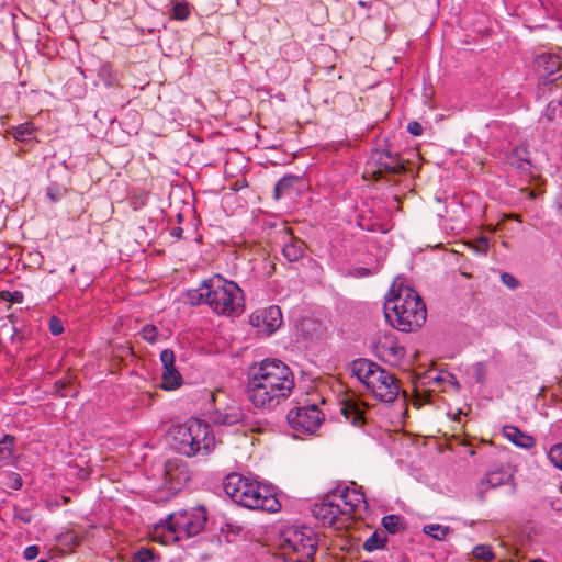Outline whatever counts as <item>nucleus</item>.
<instances>
[{
    "label": "nucleus",
    "instance_id": "nucleus-1",
    "mask_svg": "<svg viewBox=\"0 0 562 562\" xmlns=\"http://www.w3.org/2000/svg\"><path fill=\"white\" fill-rule=\"evenodd\" d=\"M294 385L290 367L279 359L267 358L249 368L247 396L255 407L272 409L291 395Z\"/></svg>",
    "mask_w": 562,
    "mask_h": 562
},
{
    "label": "nucleus",
    "instance_id": "nucleus-2",
    "mask_svg": "<svg viewBox=\"0 0 562 562\" xmlns=\"http://www.w3.org/2000/svg\"><path fill=\"white\" fill-rule=\"evenodd\" d=\"M383 310L389 324L403 333L420 328L427 318L423 299L408 286L392 284Z\"/></svg>",
    "mask_w": 562,
    "mask_h": 562
},
{
    "label": "nucleus",
    "instance_id": "nucleus-3",
    "mask_svg": "<svg viewBox=\"0 0 562 562\" xmlns=\"http://www.w3.org/2000/svg\"><path fill=\"white\" fill-rule=\"evenodd\" d=\"M223 488L226 495L236 504L248 509L276 513L281 508V504L271 486L252 481L239 473L233 472L226 475L223 481Z\"/></svg>",
    "mask_w": 562,
    "mask_h": 562
},
{
    "label": "nucleus",
    "instance_id": "nucleus-4",
    "mask_svg": "<svg viewBox=\"0 0 562 562\" xmlns=\"http://www.w3.org/2000/svg\"><path fill=\"white\" fill-rule=\"evenodd\" d=\"M207 516L204 507L181 509L168 515L166 520L154 527L153 539L161 544L175 543L201 532Z\"/></svg>",
    "mask_w": 562,
    "mask_h": 562
},
{
    "label": "nucleus",
    "instance_id": "nucleus-5",
    "mask_svg": "<svg viewBox=\"0 0 562 562\" xmlns=\"http://www.w3.org/2000/svg\"><path fill=\"white\" fill-rule=\"evenodd\" d=\"M350 371L381 402L392 403L397 398L398 380L375 362L363 358L353 360Z\"/></svg>",
    "mask_w": 562,
    "mask_h": 562
},
{
    "label": "nucleus",
    "instance_id": "nucleus-6",
    "mask_svg": "<svg viewBox=\"0 0 562 562\" xmlns=\"http://www.w3.org/2000/svg\"><path fill=\"white\" fill-rule=\"evenodd\" d=\"M215 446L212 428L202 419L191 418L172 430V447L186 457L207 456Z\"/></svg>",
    "mask_w": 562,
    "mask_h": 562
},
{
    "label": "nucleus",
    "instance_id": "nucleus-7",
    "mask_svg": "<svg viewBox=\"0 0 562 562\" xmlns=\"http://www.w3.org/2000/svg\"><path fill=\"white\" fill-rule=\"evenodd\" d=\"M317 533L307 526H291L281 533L280 548L284 562H314Z\"/></svg>",
    "mask_w": 562,
    "mask_h": 562
},
{
    "label": "nucleus",
    "instance_id": "nucleus-8",
    "mask_svg": "<svg viewBox=\"0 0 562 562\" xmlns=\"http://www.w3.org/2000/svg\"><path fill=\"white\" fill-rule=\"evenodd\" d=\"M209 282L207 304L216 314H238L243 308V292L233 281H227L216 274Z\"/></svg>",
    "mask_w": 562,
    "mask_h": 562
},
{
    "label": "nucleus",
    "instance_id": "nucleus-9",
    "mask_svg": "<svg viewBox=\"0 0 562 562\" xmlns=\"http://www.w3.org/2000/svg\"><path fill=\"white\" fill-rule=\"evenodd\" d=\"M286 419L294 436L300 437L314 434L323 423L324 414L316 404H310L290 409Z\"/></svg>",
    "mask_w": 562,
    "mask_h": 562
},
{
    "label": "nucleus",
    "instance_id": "nucleus-10",
    "mask_svg": "<svg viewBox=\"0 0 562 562\" xmlns=\"http://www.w3.org/2000/svg\"><path fill=\"white\" fill-rule=\"evenodd\" d=\"M220 395H224V392L218 391L211 395L215 404V408L210 413L212 423L220 426H233L240 423L244 418L240 405L236 401H229L223 407L217 406Z\"/></svg>",
    "mask_w": 562,
    "mask_h": 562
},
{
    "label": "nucleus",
    "instance_id": "nucleus-11",
    "mask_svg": "<svg viewBox=\"0 0 562 562\" xmlns=\"http://www.w3.org/2000/svg\"><path fill=\"white\" fill-rule=\"evenodd\" d=\"M375 356L385 363L398 366L405 357V348L393 334H383L373 345Z\"/></svg>",
    "mask_w": 562,
    "mask_h": 562
},
{
    "label": "nucleus",
    "instance_id": "nucleus-12",
    "mask_svg": "<svg viewBox=\"0 0 562 562\" xmlns=\"http://www.w3.org/2000/svg\"><path fill=\"white\" fill-rule=\"evenodd\" d=\"M190 481V470L184 461L175 458L166 461L164 467V484L172 493L181 491Z\"/></svg>",
    "mask_w": 562,
    "mask_h": 562
},
{
    "label": "nucleus",
    "instance_id": "nucleus-13",
    "mask_svg": "<svg viewBox=\"0 0 562 562\" xmlns=\"http://www.w3.org/2000/svg\"><path fill=\"white\" fill-rule=\"evenodd\" d=\"M535 66L546 82L562 80V56L558 54H541L535 59Z\"/></svg>",
    "mask_w": 562,
    "mask_h": 562
},
{
    "label": "nucleus",
    "instance_id": "nucleus-14",
    "mask_svg": "<svg viewBox=\"0 0 562 562\" xmlns=\"http://www.w3.org/2000/svg\"><path fill=\"white\" fill-rule=\"evenodd\" d=\"M371 159L378 167L380 173L400 175L406 170L404 160L400 154L393 153L389 148L374 149Z\"/></svg>",
    "mask_w": 562,
    "mask_h": 562
},
{
    "label": "nucleus",
    "instance_id": "nucleus-15",
    "mask_svg": "<svg viewBox=\"0 0 562 562\" xmlns=\"http://www.w3.org/2000/svg\"><path fill=\"white\" fill-rule=\"evenodd\" d=\"M313 515L322 521L323 525L334 526L339 519L341 509L339 502L335 497V492L329 491L321 501L313 506Z\"/></svg>",
    "mask_w": 562,
    "mask_h": 562
},
{
    "label": "nucleus",
    "instance_id": "nucleus-16",
    "mask_svg": "<svg viewBox=\"0 0 562 562\" xmlns=\"http://www.w3.org/2000/svg\"><path fill=\"white\" fill-rule=\"evenodd\" d=\"M335 492V497L337 502H339V507L341 509L342 516L351 517L355 515L361 506L366 507V498L364 494L359 492L356 488L349 487H337L331 490Z\"/></svg>",
    "mask_w": 562,
    "mask_h": 562
},
{
    "label": "nucleus",
    "instance_id": "nucleus-17",
    "mask_svg": "<svg viewBox=\"0 0 562 562\" xmlns=\"http://www.w3.org/2000/svg\"><path fill=\"white\" fill-rule=\"evenodd\" d=\"M160 361L162 364L161 387L169 391L181 386L183 379L175 366V352L171 349L162 350L160 353Z\"/></svg>",
    "mask_w": 562,
    "mask_h": 562
},
{
    "label": "nucleus",
    "instance_id": "nucleus-18",
    "mask_svg": "<svg viewBox=\"0 0 562 562\" xmlns=\"http://www.w3.org/2000/svg\"><path fill=\"white\" fill-rule=\"evenodd\" d=\"M305 181L303 177L295 175H285L274 186L273 198L280 200L289 196L297 195L304 188Z\"/></svg>",
    "mask_w": 562,
    "mask_h": 562
},
{
    "label": "nucleus",
    "instance_id": "nucleus-19",
    "mask_svg": "<svg viewBox=\"0 0 562 562\" xmlns=\"http://www.w3.org/2000/svg\"><path fill=\"white\" fill-rule=\"evenodd\" d=\"M260 322L262 323V327L269 334L273 333L282 324V313L280 307L271 305L251 316V323L255 326L259 327Z\"/></svg>",
    "mask_w": 562,
    "mask_h": 562
},
{
    "label": "nucleus",
    "instance_id": "nucleus-20",
    "mask_svg": "<svg viewBox=\"0 0 562 562\" xmlns=\"http://www.w3.org/2000/svg\"><path fill=\"white\" fill-rule=\"evenodd\" d=\"M513 479V474L509 471V467H499L485 474V477L481 481L480 494L487 491V487H498Z\"/></svg>",
    "mask_w": 562,
    "mask_h": 562
},
{
    "label": "nucleus",
    "instance_id": "nucleus-21",
    "mask_svg": "<svg viewBox=\"0 0 562 562\" xmlns=\"http://www.w3.org/2000/svg\"><path fill=\"white\" fill-rule=\"evenodd\" d=\"M340 413L351 425L362 427L366 424L364 411L361 404L353 400H345L340 405Z\"/></svg>",
    "mask_w": 562,
    "mask_h": 562
},
{
    "label": "nucleus",
    "instance_id": "nucleus-22",
    "mask_svg": "<svg viewBox=\"0 0 562 562\" xmlns=\"http://www.w3.org/2000/svg\"><path fill=\"white\" fill-rule=\"evenodd\" d=\"M504 436L514 445L520 448L530 449L535 446L536 440L533 437L524 434L516 426H505L503 428Z\"/></svg>",
    "mask_w": 562,
    "mask_h": 562
},
{
    "label": "nucleus",
    "instance_id": "nucleus-23",
    "mask_svg": "<svg viewBox=\"0 0 562 562\" xmlns=\"http://www.w3.org/2000/svg\"><path fill=\"white\" fill-rule=\"evenodd\" d=\"M508 162L512 167L521 171H530L532 166L526 147L515 148L508 157Z\"/></svg>",
    "mask_w": 562,
    "mask_h": 562
},
{
    "label": "nucleus",
    "instance_id": "nucleus-24",
    "mask_svg": "<svg viewBox=\"0 0 562 562\" xmlns=\"http://www.w3.org/2000/svg\"><path fill=\"white\" fill-rule=\"evenodd\" d=\"M209 282L204 280L198 289H189L186 292V297L189 304L191 305H200L202 303H206L209 301Z\"/></svg>",
    "mask_w": 562,
    "mask_h": 562
},
{
    "label": "nucleus",
    "instance_id": "nucleus-25",
    "mask_svg": "<svg viewBox=\"0 0 562 562\" xmlns=\"http://www.w3.org/2000/svg\"><path fill=\"white\" fill-rule=\"evenodd\" d=\"M270 246L280 245V246H294L293 245V235L288 231V228L282 225L276 228L272 232V236L269 240Z\"/></svg>",
    "mask_w": 562,
    "mask_h": 562
},
{
    "label": "nucleus",
    "instance_id": "nucleus-26",
    "mask_svg": "<svg viewBox=\"0 0 562 562\" xmlns=\"http://www.w3.org/2000/svg\"><path fill=\"white\" fill-rule=\"evenodd\" d=\"M8 132L12 134L15 140L24 143L32 139L35 128L32 123L26 122L18 126H13Z\"/></svg>",
    "mask_w": 562,
    "mask_h": 562
},
{
    "label": "nucleus",
    "instance_id": "nucleus-27",
    "mask_svg": "<svg viewBox=\"0 0 562 562\" xmlns=\"http://www.w3.org/2000/svg\"><path fill=\"white\" fill-rule=\"evenodd\" d=\"M15 437L10 434L0 439V462L9 461L14 452Z\"/></svg>",
    "mask_w": 562,
    "mask_h": 562
},
{
    "label": "nucleus",
    "instance_id": "nucleus-28",
    "mask_svg": "<svg viewBox=\"0 0 562 562\" xmlns=\"http://www.w3.org/2000/svg\"><path fill=\"white\" fill-rule=\"evenodd\" d=\"M423 531L427 536H429L436 540H445L448 536H450L452 533L453 530L449 526H442L439 524H430V525H426L423 528Z\"/></svg>",
    "mask_w": 562,
    "mask_h": 562
},
{
    "label": "nucleus",
    "instance_id": "nucleus-29",
    "mask_svg": "<svg viewBox=\"0 0 562 562\" xmlns=\"http://www.w3.org/2000/svg\"><path fill=\"white\" fill-rule=\"evenodd\" d=\"M382 526L384 527V529L387 532H390L392 535L398 532L400 530L405 529V524H404L403 518L401 516L394 515V514L384 516L382 518Z\"/></svg>",
    "mask_w": 562,
    "mask_h": 562
},
{
    "label": "nucleus",
    "instance_id": "nucleus-30",
    "mask_svg": "<svg viewBox=\"0 0 562 562\" xmlns=\"http://www.w3.org/2000/svg\"><path fill=\"white\" fill-rule=\"evenodd\" d=\"M387 542V538L383 535V532L374 531L364 542L363 549L368 552L382 549L385 547Z\"/></svg>",
    "mask_w": 562,
    "mask_h": 562
},
{
    "label": "nucleus",
    "instance_id": "nucleus-31",
    "mask_svg": "<svg viewBox=\"0 0 562 562\" xmlns=\"http://www.w3.org/2000/svg\"><path fill=\"white\" fill-rule=\"evenodd\" d=\"M99 76L108 87L119 82L117 72L111 65H103L99 70Z\"/></svg>",
    "mask_w": 562,
    "mask_h": 562
},
{
    "label": "nucleus",
    "instance_id": "nucleus-32",
    "mask_svg": "<svg viewBox=\"0 0 562 562\" xmlns=\"http://www.w3.org/2000/svg\"><path fill=\"white\" fill-rule=\"evenodd\" d=\"M156 559L154 550L140 547L132 554L131 562H155Z\"/></svg>",
    "mask_w": 562,
    "mask_h": 562
},
{
    "label": "nucleus",
    "instance_id": "nucleus-33",
    "mask_svg": "<svg viewBox=\"0 0 562 562\" xmlns=\"http://www.w3.org/2000/svg\"><path fill=\"white\" fill-rule=\"evenodd\" d=\"M472 553H473L474 558H476L477 560H482V561H486V562L492 561L495 558L492 548L487 544L475 546L473 548Z\"/></svg>",
    "mask_w": 562,
    "mask_h": 562
},
{
    "label": "nucleus",
    "instance_id": "nucleus-34",
    "mask_svg": "<svg viewBox=\"0 0 562 562\" xmlns=\"http://www.w3.org/2000/svg\"><path fill=\"white\" fill-rule=\"evenodd\" d=\"M66 192L67 190L65 187L59 186L57 183H52L46 189V196L49 199L52 203H56L63 199Z\"/></svg>",
    "mask_w": 562,
    "mask_h": 562
},
{
    "label": "nucleus",
    "instance_id": "nucleus-35",
    "mask_svg": "<svg viewBox=\"0 0 562 562\" xmlns=\"http://www.w3.org/2000/svg\"><path fill=\"white\" fill-rule=\"evenodd\" d=\"M190 15V8L188 2H177L172 8V18L179 21H184Z\"/></svg>",
    "mask_w": 562,
    "mask_h": 562
},
{
    "label": "nucleus",
    "instance_id": "nucleus-36",
    "mask_svg": "<svg viewBox=\"0 0 562 562\" xmlns=\"http://www.w3.org/2000/svg\"><path fill=\"white\" fill-rule=\"evenodd\" d=\"M139 335L145 341L154 344L158 337V328L155 325L147 324L140 329Z\"/></svg>",
    "mask_w": 562,
    "mask_h": 562
},
{
    "label": "nucleus",
    "instance_id": "nucleus-37",
    "mask_svg": "<svg viewBox=\"0 0 562 562\" xmlns=\"http://www.w3.org/2000/svg\"><path fill=\"white\" fill-rule=\"evenodd\" d=\"M306 248H280L281 254L289 262H295L304 257Z\"/></svg>",
    "mask_w": 562,
    "mask_h": 562
},
{
    "label": "nucleus",
    "instance_id": "nucleus-38",
    "mask_svg": "<svg viewBox=\"0 0 562 562\" xmlns=\"http://www.w3.org/2000/svg\"><path fill=\"white\" fill-rule=\"evenodd\" d=\"M548 457L555 468L562 470V442L553 446Z\"/></svg>",
    "mask_w": 562,
    "mask_h": 562
},
{
    "label": "nucleus",
    "instance_id": "nucleus-39",
    "mask_svg": "<svg viewBox=\"0 0 562 562\" xmlns=\"http://www.w3.org/2000/svg\"><path fill=\"white\" fill-rule=\"evenodd\" d=\"M0 299L2 301L14 304V303H22L24 295L21 291L11 292L9 290H2V291H0Z\"/></svg>",
    "mask_w": 562,
    "mask_h": 562
},
{
    "label": "nucleus",
    "instance_id": "nucleus-40",
    "mask_svg": "<svg viewBox=\"0 0 562 562\" xmlns=\"http://www.w3.org/2000/svg\"><path fill=\"white\" fill-rule=\"evenodd\" d=\"M13 517L14 519L22 521L23 524H29L32 521L33 515L31 510H29L27 508H21L15 506Z\"/></svg>",
    "mask_w": 562,
    "mask_h": 562
},
{
    "label": "nucleus",
    "instance_id": "nucleus-41",
    "mask_svg": "<svg viewBox=\"0 0 562 562\" xmlns=\"http://www.w3.org/2000/svg\"><path fill=\"white\" fill-rule=\"evenodd\" d=\"M487 369L484 362H477L474 364V378L480 384H484L486 380Z\"/></svg>",
    "mask_w": 562,
    "mask_h": 562
},
{
    "label": "nucleus",
    "instance_id": "nucleus-42",
    "mask_svg": "<svg viewBox=\"0 0 562 562\" xmlns=\"http://www.w3.org/2000/svg\"><path fill=\"white\" fill-rule=\"evenodd\" d=\"M49 330L55 336L60 335L64 331V325L58 317H56V316L50 317Z\"/></svg>",
    "mask_w": 562,
    "mask_h": 562
},
{
    "label": "nucleus",
    "instance_id": "nucleus-43",
    "mask_svg": "<svg viewBox=\"0 0 562 562\" xmlns=\"http://www.w3.org/2000/svg\"><path fill=\"white\" fill-rule=\"evenodd\" d=\"M501 279L502 282L510 290H515L519 285V281L510 273H502Z\"/></svg>",
    "mask_w": 562,
    "mask_h": 562
},
{
    "label": "nucleus",
    "instance_id": "nucleus-44",
    "mask_svg": "<svg viewBox=\"0 0 562 562\" xmlns=\"http://www.w3.org/2000/svg\"><path fill=\"white\" fill-rule=\"evenodd\" d=\"M8 479H9V483H8L9 487H11L15 491H18L22 487L23 480L20 474L12 472L8 475Z\"/></svg>",
    "mask_w": 562,
    "mask_h": 562
},
{
    "label": "nucleus",
    "instance_id": "nucleus-45",
    "mask_svg": "<svg viewBox=\"0 0 562 562\" xmlns=\"http://www.w3.org/2000/svg\"><path fill=\"white\" fill-rule=\"evenodd\" d=\"M40 553V548L35 544L29 546L23 552V557L27 561L34 560Z\"/></svg>",
    "mask_w": 562,
    "mask_h": 562
},
{
    "label": "nucleus",
    "instance_id": "nucleus-46",
    "mask_svg": "<svg viewBox=\"0 0 562 562\" xmlns=\"http://www.w3.org/2000/svg\"><path fill=\"white\" fill-rule=\"evenodd\" d=\"M378 270H379V265H376L375 267H372V268L361 267V268L356 269L355 276L358 278H363V277H368V276L376 273Z\"/></svg>",
    "mask_w": 562,
    "mask_h": 562
},
{
    "label": "nucleus",
    "instance_id": "nucleus-47",
    "mask_svg": "<svg viewBox=\"0 0 562 562\" xmlns=\"http://www.w3.org/2000/svg\"><path fill=\"white\" fill-rule=\"evenodd\" d=\"M423 131H424V128H423L422 124L417 121H412L407 125V132L414 136L422 135Z\"/></svg>",
    "mask_w": 562,
    "mask_h": 562
},
{
    "label": "nucleus",
    "instance_id": "nucleus-48",
    "mask_svg": "<svg viewBox=\"0 0 562 562\" xmlns=\"http://www.w3.org/2000/svg\"><path fill=\"white\" fill-rule=\"evenodd\" d=\"M554 205L557 206V210L562 215V186L559 188L555 198H554Z\"/></svg>",
    "mask_w": 562,
    "mask_h": 562
},
{
    "label": "nucleus",
    "instance_id": "nucleus-49",
    "mask_svg": "<svg viewBox=\"0 0 562 562\" xmlns=\"http://www.w3.org/2000/svg\"><path fill=\"white\" fill-rule=\"evenodd\" d=\"M426 378L429 380V382H432L435 384H440L441 382L445 381L441 373H436L435 375H432L431 372H428Z\"/></svg>",
    "mask_w": 562,
    "mask_h": 562
},
{
    "label": "nucleus",
    "instance_id": "nucleus-50",
    "mask_svg": "<svg viewBox=\"0 0 562 562\" xmlns=\"http://www.w3.org/2000/svg\"><path fill=\"white\" fill-rule=\"evenodd\" d=\"M67 385L68 382L59 380L55 383V389L61 396H66V393L64 391L67 387Z\"/></svg>",
    "mask_w": 562,
    "mask_h": 562
},
{
    "label": "nucleus",
    "instance_id": "nucleus-51",
    "mask_svg": "<svg viewBox=\"0 0 562 562\" xmlns=\"http://www.w3.org/2000/svg\"><path fill=\"white\" fill-rule=\"evenodd\" d=\"M170 236L177 238V239H180L182 234H183V228L182 227H172L169 232Z\"/></svg>",
    "mask_w": 562,
    "mask_h": 562
},
{
    "label": "nucleus",
    "instance_id": "nucleus-52",
    "mask_svg": "<svg viewBox=\"0 0 562 562\" xmlns=\"http://www.w3.org/2000/svg\"><path fill=\"white\" fill-rule=\"evenodd\" d=\"M477 241H479L480 244H483L484 246H488V244H490V238H488V236H487V235H483V234H482V235L479 237Z\"/></svg>",
    "mask_w": 562,
    "mask_h": 562
},
{
    "label": "nucleus",
    "instance_id": "nucleus-53",
    "mask_svg": "<svg viewBox=\"0 0 562 562\" xmlns=\"http://www.w3.org/2000/svg\"><path fill=\"white\" fill-rule=\"evenodd\" d=\"M504 217H505L506 220H516V221H518V222H521L520 216H519V215H517V214H513V213H512V214H506V215H504Z\"/></svg>",
    "mask_w": 562,
    "mask_h": 562
},
{
    "label": "nucleus",
    "instance_id": "nucleus-54",
    "mask_svg": "<svg viewBox=\"0 0 562 562\" xmlns=\"http://www.w3.org/2000/svg\"><path fill=\"white\" fill-rule=\"evenodd\" d=\"M358 5L361 7V8H370V2H367V1H363V0H359L358 1Z\"/></svg>",
    "mask_w": 562,
    "mask_h": 562
},
{
    "label": "nucleus",
    "instance_id": "nucleus-55",
    "mask_svg": "<svg viewBox=\"0 0 562 562\" xmlns=\"http://www.w3.org/2000/svg\"><path fill=\"white\" fill-rule=\"evenodd\" d=\"M193 241L196 243V244L203 243L202 235L201 234H195V237L193 238Z\"/></svg>",
    "mask_w": 562,
    "mask_h": 562
},
{
    "label": "nucleus",
    "instance_id": "nucleus-56",
    "mask_svg": "<svg viewBox=\"0 0 562 562\" xmlns=\"http://www.w3.org/2000/svg\"><path fill=\"white\" fill-rule=\"evenodd\" d=\"M451 256L456 257L458 259L459 256H461L457 250L451 249Z\"/></svg>",
    "mask_w": 562,
    "mask_h": 562
},
{
    "label": "nucleus",
    "instance_id": "nucleus-57",
    "mask_svg": "<svg viewBox=\"0 0 562 562\" xmlns=\"http://www.w3.org/2000/svg\"><path fill=\"white\" fill-rule=\"evenodd\" d=\"M474 249H475V250H477V251L482 250V254L486 255V250H487V248H479V247H475Z\"/></svg>",
    "mask_w": 562,
    "mask_h": 562
},
{
    "label": "nucleus",
    "instance_id": "nucleus-58",
    "mask_svg": "<svg viewBox=\"0 0 562 562\" xmlns=\"http://www.w3.org/2000/svg\"><path fill=\"white\" fill-rule=\"evenodd\" d=\"M461 273H462L463 276H465V277H471V274H470V273H468V272H465V271H462Z\"/></svg>",
    "mask_w": 562,
    "mask_h": 562
},
{
    "label": "nucleus",
    "instance_id": "nucleus-59",
    "mask_svg": "<svg viewBox=\"0 0 562 562\" xmlns=\"http://www.w3.org/2000/svg\"><path fill=\"white\" fill-rule=\"evenodd\" d=\"M434 246L441 247V246H445V245L442 243H438V244H435Z\"/></svg>",
    "mask_w": 562,
    "mask_h": 562
},
{
    "label": "nucleus",
    "instance_id": "nucleus-60",
    "mask_svg": "<svg viewBox=\"0 0 562 562\" xmlns=\"http://www.w3.org/2000/svg\"><path fill=\"white\" fill-rule=\"evenodd\" d=\"M465 246L471 247V246H474V245L471 244V243H467Z\"/></svg>",
    "mask_w": 562,
    "mask_h": 562
},
{
    "label": "nucleus",
    "instance_id": "nucleus-61",
    "mask_svg": "<svg viewBox=\"0 0 562 562\" xmlns=\"http://www.w3.org/2000/svg\"><path fill=\"white\" fill-rule=\"evenodd\" d=\"M40 562H46L45 560H40Z\"/></svg>",
    "mask_w": 562,
    "mask_h": 562
}]
</instances>
